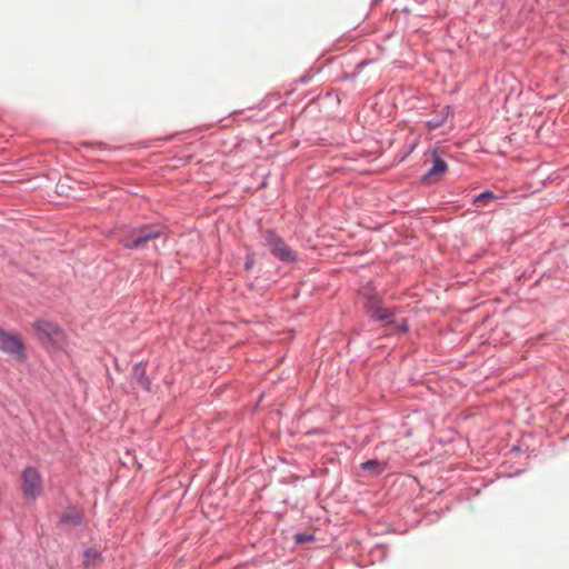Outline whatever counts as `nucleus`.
<instances>
[{
  "label": "nucleus",
  "instance_id": "1",
  "mask_svg": "<svg viewBox=\"0 0 569 569\" xmlns=\"http://www.w3.org/2000/svg\"><path fill=\"white\" fill-rule=\"evenodd\" d=\"M32 327L37 338L47 350L58 351L66 347L67 337L58 323L38 319L33 322Z\"/></svg>",
  "mask_w": 569,
  "mask_h": 569
},
{
  "label": "nucleus",
  "instance_id": "2",
  "mask_svg": "<svg viewBox=\"0 0 569 569\" xmlns=\"http://www.w3.org/2000/svg\"><path fill=\"white\" fill-rule=\"evenodd\" d=\"M0 351L20 362H24L28 358L23 337L16 331L6 330L1 327Z\"/></svg>",
  "mask_w": 569,
  "mask_h": 569
},
{
  "label": "nucleus",
  "instance_id": "3",
  "mask_svg": "<svg viewBox=\"0 0 569 569\" xmlns=\"http://www.w3.org/2000/svg\"><path fill=\"white\" fill-rule=\"evenodd\" d=\"M161 233V227L146 226L132 230L128 236L121 239V242L127 249H140L144 248L148 241L159 238Z\"/></svg>",
  "mask_w": 569,
  "mask_h": 569
},
{
  "label": "nucleus",
  "instance_id": "4",
  "mask_svg": "<svg viewBox=\"0 0 569 569\" xmlns=\"http://www.w3.org/2000/svg\"><path fill=\"white\" fill-rule=\"evenodd\" d=\"M21 490L26 499L36 500L43 493L42 478L33 467H27L21 472Z\"/></svg>",
  "mask_w": 569,
  "mask_h": 569
},
{
  "label": "nucleus",
  "instance_id": "5",
  "mask_svg": "<svg viewBox=\"0 0 569 569\" xmlns=\"http://www.w3.org/2000/svg\"><path fill=\"white\" fill-rule=\"evenodd\" d=\"M366 308L371 317H373L377 320L385 321L386 323H389L393 316L392 311L383 308L380 301L377 299L368 300Z\"/></svg>",
  "mask_w": 569,
  "mask_h": 569
},
{
  "label": "nucleus",
  "instance_id": "6",
  "mask_svg": "<svg viewBox=\"0 0 569 569\" xmlns=\"http://www.w3.org/2000/svg\"><path fill=\"white\" fill-rule=\"evenodd\" d=\"M448 166L445 160L436 157L433 166L425 174L423 180L428 183H433L440 180V178L447 172Z\"/></svg>",
  "mask_w": 569,
  "mask_h": 569
},
{
  "label": "nucleus",
  "instance_id": "7",
  "mask_svg": "<svg viewBox=\"0 0 569 569\" xmlns=\"http://www.w3.org/2000/svg\"><path fill=\"white\" fill-rule=\"evenodd\" d=\"M102 561V557H101V553L98 549L96 548H88L84 552H83V560H82V563L86 568L88 569H92V568H96L98 567Z\"/></svg>",
  "mask_w": 569,
  "mask_h": 569
},
{
  "label": "nucleus",
  "instance_id": "8",
  "mask_svg": "<svg viewBox=\"0 0 569 569\" xmlns=\"http://www.w3.org/2000/svg\"><path fill=\"white\" fill-rule=\"evenodd\" d=\"M132 376L134 382L143 390H150V381L146 376V367L142 363H138L133 367Z\"/></svg>",
  "mask_w": 569,
  "mask_h": 569
},
{
  "label": "nucleus",
  "instance_id": "9",
  "mask_svg": "<svg viewBox=\"0 0 569 569\" xmlns=\"http://www.w3.org/2000/svg\"><path fill=\"white\" fill-rule=\"evenodd\" d=\"M266 244L269 247L270 251L277 256L278 252L286 246V243L272 231H267L264 234Z\"/></svg>",
  "mask_w": 569,
  "mask_h": 569
},
{
  "label": "nucleus",
  "instance_id": "10",
  "mask_svg": "<svg viewBox=\"0 0 569 569\" xmlns=\"http://www.w3.org/2000/svg\"><path fill=\"white\" fill-rule=\"evenodd\" d=\"M385 468H386L385 463H381L378 460H369V461L361 463V469L371 475H379L385 470Z\"/></svg>",
  "mask_w": 569,
  "mask_h": 569
},
{
  "label": "nucleus",
  "instance_id": "11",
  "mask_svg": "<svg viewBox=\"0 0 569 569\" xmlns=\"http://www.w3.org/2000/svg\"><path fill=\"white\" fill-rule=\"evenodd\" d=\"M279 260L284 262H292L296 260V253L287 244L276 256Z\"/></svg>",
  "mask_w": 569,
  "mask_h": 569
},
{
  "label": "nucleus",
  "instance_id": "12",
  "mask_svg": "<svg viewBox=\"0 0 569 569\" xmlns=\"http://www.w3.org/2000/svg\"><path fill=\"white\" fill-rule=\"evenodd\" d=\"M61 520L68 523H78L81 520L80 515L76 510H67L63 512Z\"/></svg>",
  "mask_w": 569,
  "mask_h": 569
},
{
  "label": "nucleus",
  "instance_id": "13",
  "mask_svg": "<svg viewBox=\"0 0 569 569\" xmlns=\"http://www.w3.org/2000/svg\"><path fill=\"white\" fill-rule=\"evenodd\" d=\"M496 199L495 194L490 191L482 192L478 194L475 199L476 202H485L487 203L490 200Z\"/></svg>",
  "mask_w": 569,
  "mask_h": 569
},
{
  "label": "nucleus",
  "instance_id": "14",
  "mask_svg": "<svg viewBox=\"0 0 569 569\" xmlns=\"http://www.w3.org/2000/svg\"><path fill=\"white\" fill-rule=\"evenodd\" d=\"M252 264H253V260L248 257L247 262H246V268L249 269L252 267Z\"/></svg>",
  "mask_w": 569,
  "mask_h": 569
},
{
  "label": "nucleus",
  "instance_id": "15",
  "mask_svg": "<svg viewBox=\"0 0 569 569\" xmlns=\"http://www.w3.org/2000/svg\"><path fill=\"white\" fill-rule=\"evenodd\" d=\"M311 537H302V536H298V541L299 542H302V541H307V540H310Z\"/></svg>",
  "mask_w": 569,
  "mask_h": 569
},
{
  "label": "nucleus",
  "instance_id": "16",
  "mask_svg": "<svg viewBox=\"0 0 569 569\" xmlns=\"http://www.w3.org/2000/svg\"><path fill=\"white\" fill-rule=\"evenodd\" d=\"M429 126H430L431 128H437V127L439 126V123H432V122H429Z\"/></svg>",
  "mask_w": 569,
  "mask_h": 569
}]
</instances>
